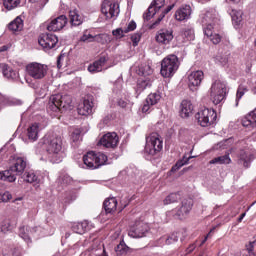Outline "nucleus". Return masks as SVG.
<instances>
[{
  "label": "nucleus",
  "mask_w": 256,
  "mask_h": 256,
  "mask_svg": "<svg viewBox=\"0 0 256 256\" xmlns=\"http://www.w3.org/2000/svg\"><path fill=\"white\" fill-rule=\"evenodd\" d=\"M44 145H46L48 159L51 163H61L63 159V140L61 136L46 135L44 137Z\"/></svg>",
  "instance_id": "f257e3e1"
},
{
  "label": "nucleus",
  "mask_w": 256,
  "mask_h": 256,
  "mask_svg": "<svg viewBox=\"0 0 256 256\" xmlns=\"http://www.w3.org/2000/svg\"><path fill=\"white\" fill-rule=\"evenodd\" d=\"M199 21L203 26L205 37L210 39L214 45H219L221 43V35L213 31V23H215V14H213V11L202 12Z\"/></svg>",
  "instance_id": "f03ea898"
},
{
  "label": "nucleus",
  "mask_w": 256,
  "mask_h": 256,
  "mask_svg": "<svg viewBox=\"0 0 256 256\" xmlns=\"http://www.w3.org/2000/svg\"><path fill=\"white\" fill-rule=\"evenodd\" d=\"M26 168L27 160L23 157H18L8 170L0 172V180L7 181L8 183H15V181H17V175L25 173Z\"/></svg>",
  "instance_id": "7ed1b4c3"
},
{
  "label": "nucleus",
  "mask_w": 256,
  "mask_h": 256,
  "mask_svg": "<svg viewBox=\"0 0 256 256\" xmlns=\"http://www.w3.org/2000/svg\"><path fill=\"white\" fill-rule=\"evenodd\" d=\"M71 103H73V100L71 96L67 94L52 95L49 99L48 110L57 113V111H61V109H71Z\"/></svg>",
  "instance_id": "20e7f679"
},
{
  "label": "nucleus",
  "mask_w": 256,
  "mask_h": 256,
  "mask_svg": "<svg viewBox=\"0 0 256 256\" xmlns=\"http://www.w3.org/2000/svg\"><path fill=\"white\" fill-rule=\"evenodd\" d=\"M177 69H179V58L176 55H168L162 60L160 70L162 77H173Z\"/></svg>",
  "instance_id": "39448f33"
},
{
  "label": "nucleus",
  "mask_w": 256,
  "mask_h": 256,
  "mask_svg": "<svg viewBox=\"0 0 256 256\" xmlns=\"http://www.w3.org/2000/svg\"><path fill=\"white\" fill-rule=\"evenodd\" d=\"M163 149V139L158 133H151L146 137L145 153L152 157Z\"/></svg>",
  "instance_id": "423d86ee"
},
{
  "label": "nucleus",
  "mask_w": 256,
  "mask_h": 256,
  "mask_svg": "<svg viewBox=\"0 0 256 256\" xmlns=\"http://www.w3.org/2000/svg\"><path fill=\"white\" fill-rule=\"evenodd\" d=\"M191 209H193V199H184L177 208L166 212V216L174 219H185L191 213Z\"/></svg>",
  "instance_id": "0eeeda50"
},
{
  "label": "nucleus",
  "mask_w": 256,
  "mask_h": 256,
  "mask_svg": "<svg viewBox=\"0 0 256 256\" xmlns=\"http://www.w3.org/2000/svg\"><path fill=\"white\" fill-rule=\"evenodd\" d=\"M195 118L201 127H211L217 121V112L213 109L203 108L198 111Z\"/></svg>",
  "instance_id": "6e6552de"
},
{
  "label": "nucleus",
  "mask_w": 256,
  "mask_h": 256,
  "mask_svg": "<svg viewBox=\"0 0 256 256\" xmlns=\"http://www.w3.org/2000/svg\"><path fill=\"white\" fill-rule=\"evenodd\" d=\"M227 95V84L221 80H216L210 88V98L214 105H219Z\"/></svg>",
  "instance_id": "1a4fd4ad"
},
{
  "label": "nucleus",
  "mask_w": 256,
  "mask_h": 256,
  "mask_svg": "<svg viewBox=\"0 0 256 256\" xmlns=\"http://www.w3.org/2000/svg\"><path fill=\"white\" fill-rule=\"evenodd\" d=\"M26 71L32 79H43L47 75V65L33 62L26 66Z\"/></svg>",
  "instance_id": "9d476101"
},
{
  "label": "nucleus",
  "mask_w": 256,
  "mask_h": 256,
  "mask_svg": "<svg viewBox=\"0 0 256 256\" xmlns=\"http://www.w3.org/2000/svg\"><path fill=\"white\" fill-rule=\"evenodd\" d=\"M256 153L255 150L250 148L241 149L238 153V165H242L245 169L251 167V162L255 161Z\"/></svg>",
  "instance_id": "9b49d317"
},
{
  "label": "nucleus",
  "mask_w": 256,
  "mask_h": 256,
  "mask_svg": "<svg viewBox=\"0 0 256 256\" xmlns=\"http://www.w3.org/2000/svg\"><path fill=\"white\" fill-rule=\"evenodd\" d=\"M38 43L44 51H49L56 47L57 43H59V38L55 34L45 33L39 36Z\"/></svg>",
  "instance_id": "f8f14e48"
},
{
  "label": "nucleus",
  "mask_w": 256,
  "mask_h": 256,
  "mask_svg": "<svg viewBox=\"0 0 256 256\" xmlns=\"http://www.w3.org/2000/svg\"><path fill=\"white\" fill-rule=\"evenodd\" d=\"M101 11L106 19H113L119 15V4L111 0H104L102 3Z\"/></svg>",
  "instance_id": "ddd939ff"
},
{
  "label": "nucleus",
  "mask_w": 256,
  "mask_h": 256,
  "mask_svg": "<svg viewBox=\"0 0 256 256\" xmlns=\"http://www.w3.org/2000/svg\"><path fill=\"white\" fill-rule=\"evenodd\" d=\"M147 233H149V225L144 222H137L128 231L129 237L133 239H141V237H145Z\"/></svg>",
  "instance_id": "4468645a"
},
{
  "label": "nucleus",
  "mask_w": 256,
  "mask_h": 256,
  "mask_svg": "<svg viewBox=\"0 0 256 256\" xmlns=\"http://www.w3.org/2000/svg\"><path fill=\"white\" fill-rule=\"evenodd\" d=\"M99 143L106 149H115L119 145V136L115 132H109L102 136Z\"/></svg>",
  "instance_id": "2eb2a0df"
},
{
  "label": "nucleus",
  "mask_w": 256,
  "mask_h": 256,
  "mask_svg": "<svg viewBox=\"0 0 256 256\" xmlns=\"http://www.w3.org/2000/svg\"><path fill=\"white\" fill-rule=\"evenodd\" d=\"M205 78V74L201 70L192 71L188 75V86L191 91H197V87H199Z\"/></svg>",
  "instance_id": "dca6fc26"
},
{
  "label": "nucleus",
  "mask_w": 256,
  "mask_h": 256,
  "mask_svg": "<svg viewBox=\"0 0 256 256\" xmlns=\"http://www.w3.org/2000/svg\"><path fill=\"white\" fill-rule=\"evenodd\" d=\"M173 29L163 28L156 33V41L159 45H169L174 39Z\"/></svg>",
  "instance_id": "f3484780"
},
{
  "label": "nucleus",
  "mask_w": 256,
  "mask_h": 256,
  "mask_svg": "<svg viewBox=\"0 0 256 256\" xmlns=\"http://www.w3.org/2000/svg\"><path fill=\"white\" fill-rule=\"evenodd\" d=\"M67 16L60 15L57 18L53 19L47 26L48 31H61L67 25Z\"/></svg>",
  "instance_id": "a211bd4d"
},
{
  "label": "nucleus",
  "mask_w": 256,
  "mask_h": 256,
  "mask_svg": "<svg viewBox=\"0 0 256 256\" xmlns=\"http://www.w3.org/2000/svg\"><path fill=\"white\" fill-rule=\"evenodd\" d=\"M78 115L87 116L93 113V97H88L78 105Z\"/></svg>",
  "instance_id": "6ab92c4d"
},
{
  "label": "nucleus",
  "mask_w": 256,
  "mask_h": 256,
  "mask_svg": "<svg viewBox=\"0 0 256 256\" xmlns=\"http://www.w3.org/2000/svg\"><path fill=\"white\" fill-rule=\"evenodd\" d=\"M165 6V0H154L148 8V12L144 14V19L149 21L157 14V11Z\"/></svg>",
  "instance_id": "aec40b11"
},
{
  "label": "nucleus",
  "mask_w": 256,
  "mask_h": 256,
  "mask_svg": "<svg viewBox=\"0 0 256 256\" xmlns=\"http://www.w3.org/2000/svg\"><path fill=\"white\" fill-rule=\"evenodd\" d=\"M191 13V6H182L175 12V19L176 21H187L188 19H191Z\"/></svg>",
  "instance_id": "412c9836"
},
{
  "label": "nucleus",
  "mask_w": 256,
  "mask_h": 256,
  "mask_svg": "<svg viewBox=\"0 0 256 256\" xmlns=\"http://www.w3.org/2000/svg\"><path fill=\"white\" fill-rule=\"evenodd\" d=\"M193 115V103L191 100H183L180 104V117L187 119Z\"/></svg>",
  "instance_id": "4be33fe9"
},
{
  "label": "nucleus",
  "mask_w": 256,
  "mask_h": 256,
  "mask_svg": "<svg viewBox=\"0 0 256 256\" xmlns=\"http://www.w3.org/2000/svg\"><path fill=\"white\" fill-rule=\"evenodd\" d=\"M243 127H247L248 129H255L256 127V108L250 111L243 119H242Z\"/></svg>",
  "instance_id": "5701e85b"
},
{
  "label": "nucleus",
  "mask_w": 256,
  "mask_h": 256,
  "mask_svg": "<svg viewBox=\"0 0 256 256\" xmlns=\"http://www.w3.org/2000/svg\"><path fill=\"white\" fill-rule=\"evenodd\" d=\"M105 63H107V58L105 57H101L96 60L88 66L89 73H101V71H103V67H105Z\"/></svg>",
  "instance_id": "b1692460"
},
{
  "label": "nucleus",
  "mask_w": 256,
  "mask_h": 256,
  "mask_svg": "<svg viewBox=\"0 0 256 256\" xmlns=\"http://www.w3.org/2000/svg\"><path fill=\"white\" fill-rule=\"evenodd\" d=\"M153 85V81L151 78H140L136 85V93L137 95H141L145 89H149Z\"/></svg>",
  "instance_id": "393cba45"
},
{
  "label": "nucleus",
  "mask_w": 256,
  "mask_h": 256,
  "mask_svg": "<svg viewBox=\"0 0 256 256\" xmlns=\"http://www.w3.org/2000/svg\"><path fill=\"white\" fill-rule=\"evenodd\" d=\"M89 222L83 221V222H77L72 225V231L74 233H77L78 235H83L89 231Z\"/></svg>",
  "instance_id": "a878e982"
},
{
  "label": "nucleus",
  "mask_w": 256,
  "mask_h": 256,
  "mask_svg": "<svg viewBox=\"0 0 256 256\" xmlns=\"http://www.w3.org/2000/svg\"><path fill=\"white\" fill-rule=\"evenodd\" d=\"M83 161L87 169H97V166H95V152H88L86 155H84Z\"/></svg>",
  "instance_id": "bb28decb"
},
{
  "label": "nucleus",
  "mask_w": 256,
  "mask_h": 256,
  "mask_svg": "<svg viewBox=\"0 0 256 256\" xmlns=\"http://www.w3.org/2000/svg\"><path fill=\"white\" fill-rule=\"evenodd\" d=\"M104 209L106 213H115L117 211V198L112 197L104 201Z\"/></svg>",
  "instance_id": "cd10ccee"
},
{
  "label": "nucleus",
  "mask_w": 256,
  "mask_h": 256,
  "mask_svg": "<svg viewBox=\"0 0 256 256\" xmlns=\"http://www.w3.org/2000/svg\"><path fill=\"white\" fill-rule=\"evenodd\" d=\"M69 17H70V23L74 27H79V25L83 24V17L79 15V12H77V10H71L69 12Z\"/></svg>",
  "instance_id": "c85d7f7f"
},
{
  "label": "nucleus",
  "mask_w": 256,
  "mask_h": 256,
  "mask_svg": "<svg viewBox=\"0 0 256 256\" xmlns=\"http://www.w3.org/2000/svg\"><path fill=\"white\" fill-rule=\"evenodd\" d=\"M27 135L30 141H37L39 139V124H32L27 130Z\"/></svg>",
  "instance_id": "c756f323"
},
{
  "label": "nucleus",
  "mask_w": 256,
  "mask_h": 256,
  "mask_svg": "<svg viewBox=\"0 0 256 256\" xmlns=\"http://www.w3.org/2000/svg\"><path fill=\"white\" fill-rule=\"evenodd\" d=\"M209 163L210 165H229L231 163V157H229V154H225L210 160Z\"/></svg>",
  "instance_id": "7c9ffc66"
},
{
  "label": "nucleus",
  "mask_w": 256,
  "mask_h": 256,
  "mask_svg": "<svg viewBox=\"0 0 256 256\" xmlns=\"http://www.w3.org/2000/svg\"><path fill=\"white\" fill-rule=\"evenodd\" d=\"M8 29L13 32L23 30V19L21 17H16L15 20L9 23Z\"/></svg>",
  "instance_id": "2f4dec72"
},
{
  "label": "nucleus",
  "mask_w": 256,
  "mask_h": 256,
  "mask_svg": "<svg viewBox=\"0 0 256 256\" xmlns=\"http://www.w3.org/2000/svg\"><path fill=\"white\" fill-rule=\"evenodd\" d=\"M22 179H24L26 183H39V177L33 171L25 172Z\"/></svg>",
  "instance_id": "473e14b6"
},
{
  "label": "nucleus",
  "mask_w": 256,
  "mask_h": 256,
  "mask_svg": "<svg viewBox=\"0 0 256 256\" xmlns=\"http://www.w3.org/2000/svg\"><path fill=\"white\" fill-rule=\"evenodd\" d=\"M3 75L6 77V79H17L19 77V73L17 71L13 70V68L9 67V65L6 64Z\"/></svg>",
  "instance_id": "72a5a7b5"
},
{
  "label": "nucleus",
  "mask_w": 256,
  "mask_h": 256,
  "mask_svg": "<svg viewBox=\"0 0 256 256\" xmlns=\"http://www.w3.org/2000/svg\"><path fill=\"white\" fill-rule=\"evenodd\" d=\"M230 15L234 25H241V21H243V12L241 10H232Z\"/></svg>",
  "instance_id": "f704fd0d"
},
{
  "label": "nucleus",
  "mask_w": 256,
  "mask_h": 256,
  "mask_svg": "<svg viewBox=\"0 0 256 256\" xmlns=\"http://www.w3.org/2000/svg\"><path fill=\"white\" fill-rule=\"evenodd\" d=\"M161 101V92H154L147 96L146 103L150 105H157Z\"/></svg>",
  "instance_id": "c9c22d12"
},
{
  "label": "nucleus",
  "mask_w": 256,
  "mask_h": 256,
  "mask_svg": "<svg viewBox=\"0 0 256 256\" xmlns=\"http://www.w3.org/2000/svg\"><path fill=\"white\" fill-rule=\"evenodd\" d=\"M3 5L7 11H13V9H17L21 5V0H3Z\"/></svg>",
  "instance_id": "e433bc0d"
},
{
  "label": "nucleus",
  "mask_w": 256,
  "mask_h": 256,
  "mask_svg": "<svg viewBox=\"0 0 256 256\" xmlns=\"http://www.w3.org/2000/svg\"><path fill=\"white\" fill-rule=\"evenodd\" d=\"M181 200V194L179 193H171L168 195L164 200L163 204L164 205H171V203H177V201Z\"/></svg>",
  "instance_id": "4c0bfd02"
},
{
  "label": "nucleus",
  "mask_w": 256,
  "mask_h": 256,
  "mask_svg": "<svg viewBox=\"0 0 256 256\" xmlns=\"http://www.w3.org/2000/svg\"><path fill=\"white\" fill-rule=\"evenodd\" d=\"M193 159V156L190 157H186L184 156L183 159L179 160L172 168L171 171L173 173H175V171H179L181 169V167H183L184 165H187V163H189V161Z\"/></svg>",
  "instance_id": "58836bf2"
},
{
  "label": "nucleus",
  "mask_w": 256,
  "mask_h": 256,
  "mask_svg": "<svg viewBox=\"0 0 256 256\" xmlns=\"http://www.w3.org/2000/svg\"><path fill=\"white\" fill-rule=\"evenodd\" d=\"M95 161H96V169H99V167H101V165H105V163H107V155L99 152V153H95Z\"/></svg>",
  "instance_id": "ea45409f"
},
{
  "label": "nucleus",
  "mask_w": 256,
  "mask_h": 256,
  "mask_svg": "<svg viewBox=\"0 0 256 256\" xmlns=\"http://www.w3.org/2000/svg\"><path fill=\"white\" fill-rule=\"evenodd\" d=\"M94 41H97V43H101V45H105L107 43H111V37L109 34H100L94 36Z\"/></svg>",
  "instance_id": "a19ab883"
},
{
  "label": "nucleus",
  "mask_w": 256,
  "mask_h": 256,
  "mask_svg": "<svg viewBox=\"0 0 256 256\" xmlns=\"http://www.w3.org/2000/svg\"><path fill=\"white\" fill-rule=\"evenodd\" d=\"M161 241H165V245H173V243L179 241V235H177V233H172L168 237H162Z\"/></svg>",
  "instance_id": "79ce46f5"
},
{
  "label": "nucleus",
  "mask_w": 256,
  "mask_h": 256,
  "mask_svg": "<svg viewBox=\"0 0 256 256\" xmlns=\"http://www.w3.org/2000/svg\"><path fill=\"white\" fill-rule=\"evenodd\" d=\"M19 236L21 237V239H24L26 243H29L31 241V237L29 236V227H20Z\"/></svg>",
  "instance_id": "37998d69"
},
{
  "label": "nucleus",
  "mask_w": 256,
  "mask_h": 256,
  "mask_svg": "<svg viewBox=\"0 0 256 256\" xmlns=\"http://www.w3.org/2000/svg\"><path fill=\"white\" fill-rule=\"evenodd\" d=\"M115 251L117 255H127V253L129 252V247L125 245V242H120L119 245H117V247L115 248Z\"/></svg>",
  "instance_id": "c03bdc74"
},
{
  "label": "nucleus",
  "mask_w": 256,
  "mask_h": 256,
  "mask_svg": "<svg viewBox=\"0 0 256 256\" xmlns=\"http://www.w3.org/2000/svg\"><path fill=\"white\" fill-rule=\"evenodd\" d=\"M13 230V226H11V222L9 220H4L0 224V233H9V231Z\"/></svg>",
  "instance_id": "a18cd8bd"
},
{
  "label": "nucleus",
  "mask_w": 256,
  "mask_h": 256,
  "mask_svg": "<svg viewBox=\"0 0 256 256\" xmlns=\"http://www.w3.org/2000/svg\"><path fill=\"white\" fill-rule=\"evenodd\" d=\"M182 37L186 39V41H193V39H195V31H193V29H185L182 31Z\"/></svg>",
  "instance_id": "49530a36"
},
{
  "label": "nucleus",
  "mask_w": 256,
  "mask_h": 256,
  "mask_svg": "<svg viewBox=\"0 0 256 256\" xmlns=\"http://www.w3.org/2000/svg\"><path fill=\"white\" fill-rule=\"evenodd\" d=\"M151 73H153V70L151 69V66H149V65H143L138 70V75H143L144 77L151 75Z\"/></svg>",
  "instance_id": "de8ad7c7"
},
{
  "label": "nucleus",
  "mask_w": 256,
  "mask_h": 256,
  "mask_svg": "<svg viewBox=\"0 0 256 256\" xmlns=\"http://www.w3.org/2000/svg\"><path fill=\"white\" fill-rule=\"evenodd\" d=\"M173 7H175V4L169 5L158 17L157 21L154 23V25H159L161 21L165 18V15L173 10Z\"/></svg>",
  "instance_id": "09e8293b"
},
{
  "label": "nucleus",
  "mask_w": 256,
  "mask_h": 256,
  "mask_svg": "<svg viewBox=\"0 0 256 256\" xmlns=\"http://www.w3.org/2000/svg\"><path fill=\"white\" fill-rule=\"evenodd\" d=\"M80 41L82 43H93V41H95V36L87 33V31H85L84 34L80 37Z\"/></svg>",
  "instance_id": "8fccbe9b"
},
{
  "label": "nucleus",
  "mask_w": 256,
  "mask_h": 256,
  "mask_svg": "<svg viewBox=\"0 0 256 256\" xmlns=\"http://www.w3.org/2000/svg\"><path fill=\"white\" fill-rule=\"evenodd\" d=\"M245 93H247V87L239 86L236 94V105H239V101Z\"/></svg>",
  "instance_id": "3c124183"
},
{
  "label": "nucleus",
  "mask_w": 256,
  "mask_h": 256,
  "mask_svg": "<svg viewBox=\"0 0 256 256\" xmlns=\"http://www.w3.org/2000/svg\"><path fill=\"white\" fill-rule=\"evenodd\" d=\"M216 63H219L220 65H227L229 58H227V55L218 54L215 57Z\"/></svg>",
  "instance_id": "603ef678"
},
{
  "label": "nucleus",
  "mask_w": 256,
  "mask_h": 256,
  "mask_svg": "<svg viewBox=\"0 0 256 256\" xmlns=\"http://www.w3.org/2000/svg\"><path fill=\"white\" fill-rule=\"evenodd\" d=\"M137 29V23L131 21L126 28H124V33H130V31H135Z\"/></svg>",
  "instance_id": "864d4df0"
},
{
  "label": "nucleus",
  "mask_w": 256,
  "mask_h": 256,
  "mask_svg": "<svg viewBox=\"0 0 256 256\" xmlns=\"http://www.w3.org/2000/svg\"><path fill=\"white\" fill-rule=\"evenodd\" d=\"M131 41L133 43V47H137L139 45V41H141V34L136 33L131 36Z\"/></svg>",
  "instance_id": "5fc2aeb1"
},
{
  "label": "nucleus",
  "mask_w": 256,
  "mask_h": 256,
  "mask_svg": "<svg viewBox=\"0 0 256 256\" xmlns=\"http://www.w3.org/2000/svg\"><path fill=\"white\" fill-rule=\"evenodd\" d=\"M12 195L9 193V191L4 192L1 194L0 200H2L3 203H7V201H11Z\"/></svg>",
  "instance_id": "6e6d98bb"
},
{
  "label": "nucleus",
  "mask_w": 256,
  "mask_h": 256,
  "mask_svg": "<svg viewBox=\"0 0 256 256\" xmlns=\"http://www.w3.org/2000/svg\"><path fill=\"white\" fill-rule=\"evenodd\" d=\"M65 59H67V55H65V54H60L58 56V59H57L58 69H61L63 67V61H65Z\"/></svg>",
  "instance_id": "4d7b16f0"
},
{
  "label": "nucleus",
  "mask_w": 256,
  "mask_h": 256,
  "mask_svg": "<svg viewBox=\"0 0 256 256\" xmlns=\"http://www.w3.org/2000/svg\"><path fill=\"white\" fill-rule=\"evenodd\" d=\"M112 35H114L115 37H123V35H125V29L118 28V29L112 31Z\"/></svg>",
  "instance_id": "13d9d810"
},
{
  "label": "nucleus",
  "mask_w": 256,
  "mask_h": 256,
  "mask_svg": "<svg viewBox=\"0 0 256 256\" xmlns=\"http://www.w3.org/2000/svg\"><path fill=\"white\" fill-rule=\"evenodd\" d=\"M80 137H81V130L76 129L72 132V141L74 142L79 141Z\"/></svg>",
  "instance_id": "bf43d9fd"
},
{
  "label": "nucleus",
  "mask_w": 256,
  "mask_h": 256,
  "mask_svg": "<svg viewBox=\"0 0 256 256\" xmlns=\"http://www.w3.org/2000/svg\"><path fill=\"white\" fill-rule=\"evenodd\" d=\"M253 243L254 242H250L247 246L248 256H255V252H253Z\"/></svg>",
  "instance_id": "052dcab7"
},
{
  "label": "nucleus",
  "mask_w": 256,
  "mask_h": 256,
  "mask_svg": "<svg viewBox=\"0 0 256 256\" xmlns=\"http://www.w3.org/2000/svg\"><path fill=\"white\" fill-rule=\"evenodd\" d=\"M151 107H153V105L147 103V100H146L142 107V113H149V109H151Z\"/></svg>",
  "instance_id": "680f3d73"
},
{
  "label": "nucleus",
  "mask_w": 256,
  "mask_h": 256,
  "mask_svg": "<svg viewBox=\"0 0 256 256\" xmlns=\"http://www.w3.org/2000/svg\"><path fill=\"white\" fill-rule=\"evenodd\" d=\"M117 103H118V106L121 107L122 109H125L127 105H129V103L124 99H119Z\"/></svg>",
  "instance_id": "e2e57ef3"
},
{
  "label": "nucleus",
  "mask_w": 256,
  "mask_h": 256,
  "mask_svg": "<svg viewBox=\"0 0 256 256\" xmlns=\"http://www.w3.org/2000/svg\"><path fill=\"white\" fill-rule=\"evenodd\" d=\"M30 3H38V5H45V2L43 0H29Z\"/></svg>",
  "instance_id": "0e129e2a"
},
{
  "label": "nucleus",
  "mask_w": 256,
  "mask_h": 256,
  "mask_svg": "<svg viewBox=\"0 0 256 256\" xmlns=\"http://www.w3.org/2000/svg\"><path fill=\"white\" fill-rule=\"evenodd\" d=\"M195 247V244H191L187 249L188 253H192V251H195Z\"/></svg>",
  "instance_id": "69168bd1"
},
{
  "label": "nucleus",
  "mask_w": 256,
  "mask_h": 256,
  "mask_svg": "<svg viewBox=\"0 0 256 256\" xmlns=\"http://www.w3.org/2000/svg\"><path fill=\"white\" fill-rule=\"evenodd\" d=\"M7 49H9V46L4 45L2 47H0V53H3L4 51H7Z\"/></svg>",
  "instance_id": "338daca9"
},
{
  "label": "nucleus",
  "mask_w": 256,
  "mask_h": 256,
  "mask_svg": "<svg viewBox=\"0 0 256 256\" xmlns=\"http://www.w3.org/2000/svg\"><path fill=\"white\" fill-rule=\"evenodd\" d=\"M99 256H109L107 255V251H105V247H103L102 253Z\"/></svg>",
  "instance_id": "774afa93"
}]
</instances>
